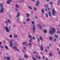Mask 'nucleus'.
<instances>
[{"label": "nucleus", "mask_w": 60, "mask_h": 60, "mask_svg": "<svg viewBox=\"0 0 60 60\" xmlns=\"http://www.w3.org/2000/svg\"><path fill=\"white\" fill-rule=\"evenodd\" d=\"M52 11V15L53 16H55V14H56V11H55V10L54 9H53Z\"/></svg>", "instance_id": "nucleus-1"}, {"label": "nucleus", "mask_w": 60, "mask_h": 60, "mask_svg": "<svg viewBox=\"0 0 60 60\" xmlns=\"http://www.w3.org/2000/svg\"><path fill=\"white\" fill-rule=\"evenodd\" d=\"M5 29L6 30L7 32H9L10 31V30L8 28L6 27H5Z\"/></svg>", "instance_id": "nucleus-2"}, {"label": "nucleus", "mask_w": 60, "mask_h": 60, "mask_svg": "<svg viewBox=\"0 0 60 60\" xmlns=\"http://www.w3.org/2000/svg\"><path fill=\"white\" fill-rule=\"evenodd\" d=\"M51 29L53 32L55 33V32H56V30H55V29H54V27H51Z\"/></svg>", "instance_id": "nucleus-3"}, {"label": "nucleus", "mask_w": 60, "mask_h": 60, "mask_svg": "<svg viewBox=\"0 0 60 60\" xmlns=\"http://www.w3.org/2000/svg\"><path fill=\"white\" fill-rule=\"evenodd\" d=\"M40 49L41 50H43V45H41Z\"/></svg>", "instance_id": "nucleus-4"}, {"label": "nucleus", "mask_w": 60, "mask_h": 60, "mask_svg": "<svg viewBox=\"0 0 60 60\" xmlns=\"http://www.w3.org/2000/svg\"><path fill=\"white\" fill-rule=\"evenodd\" d=\"M49 33L51 34H54V32H53V31H52L51 30H50L49 31Z\"/></svg>", "instance_id": "nucleus-5"}, {"label": "nucleus", "mask_w": 60, "mask_h": 60, "mask_svg": "<svg viewBox=\"0 0 60 60\" xmlns=\"http://www.w3.org/2000/svg\"><path fill=\"white\" fill-rule=\"evenodd\" d=\"M41 11L42 13L44 14V9H42L41 10Z\"/></svg>", "instance_id": "nucleus-6"}, {"label": "nucleus", "mask_w": 60, "mask_h": 60, "mask_svg": "<svg viewBox=\"0 0 60 60\" xmlns=\"http://www.w3.org/2000/svg\"><path fill=\"white\" fill-rule=\"evenodd\" d=\"M49 39L50 40H52L53 39V37H49Z\"/></svg>", "instance_id": "nucleus-7"}, {"label": "nucleus", "mask_w": 60, "mask_h": 60, "mask_svg": "<svg viewBox=\"0 0 60 60\" xmlns=\"http://www.w3.org/2000/svg\"><path fill=\"white\" fill-rule=\"evenodd\" d=\"M49 14L51 17L52 16V15H51V13L50 12H49Z\"/></svg>", "instance_id": "nucleus-8"}, {"label": "nucleus", "mask_w": 60, "mask_h": 60, "mask_svg": "<svg viewBox=\"0 0 60 60\" xmlns=\"http://www.w3.org/2000/svg\"><path fill=\"white\" fill-rule=\"evenodd\" d=\"M24 57L25 58H27L28 57V56L26 55H25L24 56Z\"/></svg>", "instance_id": "nucleus-9"}, {"label": "nucleus", "mask_w": 60, "mask_h": 60, "mask_svg": "<svg viewBox=\"0 0 60 60\" xmlns=\"http://www.w3.org/2000/svg\"><path fill=\"white\" fill-rule=\"evenodd\" d=\"M7 60H11V58L9 57H7Z\"/></svg>", "instance_id": "nucleus-10"}, {"label": "nucleus", "mask_w": 60, "mask_h": 60, "mask_svg": "<svg viewBox=\"0 0 60 60\" xmlns=\"http://www.w3.org/2000/svg\"><path fill=\"white\" fill-rule=\"evenodd\" d=\"M15 7L16 8H19V6L17 4H16V5Z\"/></svg>", "instance_id": "nucleus-11"}, {"label": "nucleus", "mask_w": 60, "mask_h": 60, "mask_svg": "<svg viewBox=\"0 0 60 60\" xmlns=\"http://www.w3.org/2000/svg\"><path fill=\"white\" fill-rule=\"evenodd\" d=\"M26 15L27 18H29V15L28 14H27Z\"/></svg>", "instance_id": "nucleus-12"}, {"label": "nucleus", "mask_w": 60, "mask_h": 60, "mask_svg": "<svg viewBox=\"0 0 60 60\" xmlns=\"http://www.w3.org/2000/svg\"><path fill=\"white\" fill-rule=\"evenodd\" d=\"M54 36H55V37H56V38H58V35L56 34Z\"/></svg>", "instance_id": "nucleus-13"}, {"label": "nucleus", "mask_w": 60, "mask_h": 60, "mask_svg": "<svg viewBox=\"0 0 60 60\" xmlns=\"http://www.w3.org/2000/svg\"><path fill=\"white\" fill-rule=\"evenodd\" d=\"M44 32L45 33H47V30H44Z\"/></svg>", "instance_id": "nucleus-14"}, {"label": "nucleus", "mask_w": 60, "mask_h": 60, "mask_svg": "<svg viewBox=\"0 0 60 60\" xmlns=\"http://www.w3.org/2000/svg\"><path fill=\"white\" fill-rule=\"evenodd\" d=\"M40 39L41 41H42V37H41V36L40 37Z\"/></svg>", "instance_id": "nucleus-15"}, {"label": "nucleus", "mask_w": 60, "mask_h": 60, "mask_svg": "<svg viewBox=\"0 0 60 60\" xmlns=\"http://www.w3.org/2000/svg\"><path fill=\"white\" fill-rule=\"evenodd\" d=\"M0 4L1 6V7L2 8L3 7V5L2 4V3H1Z\"/></svg>", "instance_id": "nucleus-16"}, {"label": "nucleus", "mask_w": 60, "mask_h": 60, "mask_svg": "<svg viewBox=\"0 0 60 60\" xmlns=\"http://www.w3.org/2000/svg\"><path fill=\"white\" fill-rule=\"evenodd\" d=\"M7 3L8 4H10V2H9L8 1H7Z\"/></svg>", "instance_id": "nucleus-17"}, {"label": "nucleus", "mask_w": 60, "mask_h": 60, "mask_svg": "<svg viewBox=\"0 0 60 60\" xmlns=\"http://www.w3.org/2000/svg\"><path fill=\"white\" fill-rule=\"evenodd\" d=\"M18 37V36L17 35H15L14 36V37H15V38H17V37Z\"/></svg>", "instance_id": "nucleus-18"}, {"label": "nucleus", "mask_w": 60, "mask_h": 60, "mask_svg": "<svg viewBox=\"0 0 60 60\" xmlns=\"http://www.w3.org/2000/svg\"><path fill=\"white\" fill-rule=\"evenodd\" d=\"M13 49H16V47L15 46H13Z\"/></svg>", "instance_id": "nucleus-19"}, {"label": "nucleus", "mask_w": 60, "mask_h": 60, "mask_svg": "<svg viewBox=\"0 0 60 60\" xmlns=\"http://www.w3.org/2000/svg\"><path fill=\"white\" fill-rule=\"evenodd\" d=\"M8 21L9 22V23H11V20L9 19L8 20Z\"/></svg>", "instance_id": "nucleus-20"}, {"label": "nucleus", "mask_w": 60, "mask_h": 60, "mask_svg": "<svg viewBox=\"0 0 60 60\" xmlns=\"http://www.w3.org/2000/svg\"><path fill=\"white\" fill-rule=\"evenodd\" d=\"M1 10H2V11H4V8H1Z\"/></svg>", "instance_id": "nucleus-21"}, {"label": "nucleus", "mask_w": 60, "mask_h": 60, "mask_svg": "<svg viewBox=\"0 0 60 60\" xmlns=\"http://www.w3.org/2000/svg\"><path fill=\"white\" fill-rule=\"evenodd\" d=\"M46 17H47V18H48V13H46Z\"/></svg>", "instance_id": "nucleus-22"}, {"label": "nucleus", "mask_w": 60, "mask_h": 60, "mask_svg": "<svg viewBox=\"0 0 60 60\" xmlns=\"http://www.w3.org/2000/svg\"><path fill=\"white\" fill-rule=\"evenodd\" d=\"M53 4V2H50V3L49 4L50 5L51 4Z\"/></svg>", "instance_id": "nucleus-23"}, {"label": "nucleus", "mask_w": 60, "mask_h": 60, "mask_svg": "<svg viewBox=\"0 0 60 60\" xmlns=\"http://www.w3.org/2000/svg\"><path fill=\"white\" fill-rule=\"evenodd\" d=\"M34 11H37V9H36V8H34Z\"/></svg>", "instance_id": "nucleus-24"}, {"label": "nucleus", "mask_w": 60, "mask_h": 60, "mask_svg": "<svg viewBox=\"0 0 60 60\" xmlns=\"http://www.w3.org/2000/svg\"><path fill=\"white\" fill-rule=\"evenodd\" d=\"M49 55L50 56H52V55L50 53H49Z\"/></svg>", "instance_id": "nucleus-25"}, {"label": "nucleus", "mask_w": 60, "mask_h": 60, "mask_svg": "<svg viewBox=\"0 0 60 60\" xmlns=\"http://www.w3.org/2000/svg\"><path fill=\"white\" fill-rule=\"evenodd\" d=\"M39 4L37 3H36V6H39Z\"/></svg>", "instance_id": "nucleus-26"}, {"label": "nucleus", "mask_w": 60, "mask_h": 60, "mask_svg": "<svg viewBox=\"0 0 60 60\" xmlns=\"http://www.w3.org/2000/svg\"><path fill=\"white\" fill-rule=\"evenodd\" d=\"M29 45H30V46H32V44L30 43H29L28 44Z\"/></svg>", "instance_id": "nucleus-27"}, {"label": "nucleus", "mask_w": 60, "mask_h": 60, "mask_svg": "<svg viewBox=\"0 0 60 60\" xmlns=\"http://www.w3.org/2000/svg\"><path fill=\"white\" fill-rule=\"evenodd\" d=\"M39 29H41V26H40L39 27Z\"/></svg>", "instance_id": "nucleus-28"}, {"label": "nucleus", "mask_w": 60, "mask_h": 60, "mask_svg": "<svg viewBox=\"0 0 60 60\" xmlns=\"http://www.w3.org/2000/svg\"><path fill=\"white\" fill-rule=\"evenodd\" d=\"M29 8L30 9H32V8L30 7V6H29Z\"/></svg>", "instance_id": "nucleus-29"}, {"label": "nucleus", "mask_w": 60, "mask_h": 60, "mask_svg": "<svg viewBox=\"0 0 60 60\" xmlns=\"http://www.w3.org/2000/svg\"><path fill=\"white\" fill-rule=\"evenodd\" d=\"M32 38L34 39V40H35V37H34V36H33L32 37Z\"/></svg>", "instance_id": "nucleus-30"}, {"label": "nucleus", "mask_w": 60, "mask_h": 60, "mask_svg": "<svg viewBox=\"0 0 60 60\" xmlns=\"http://www.w3.org/2000/svg\"><path fill=\"white\" fill-rule=\"evenodd\" d=\"M9 42L10 44H12V42L11 41H9Z\"/></svg>", "instance_id": "nucleus-31"}, {"label": "nucleus", "mask_w": 60, "mask_h": 60, "mask_svg": "<svg viewBox=\"0 0 60 60\" xmlns=\"http://www.w3.org/2000/svg\"><path fill=\"white\" fill-rule=\"evenodd\" d=\"M35 29V26H34L33 28V30H34V29Z\"/></svg>", "instance_id": "nucleus-32"}, {"label": "nucleus", "mask_w": 60, "mask_h": 60, "mask_svg": "<svg viewBox=\"0 0 60 60\" xmlns=\"http://www.w3.org/2000/svg\"><path fill=\"white\" fill-rule=\"evenodd\" d=\"M29 38H32V36L31 35H29Z\"/></svg>", "instance_id": "nucleus-33"}, {"label": "nucleus", "mask_w": 60, "mask_h": 60, "mask_svg": "<svg viewBox=\"0 0 60 60\" xmlns=\"http://www.w3.org/2000/svg\"><path fill=\"white\" fill-rule=\"evenodd\" d=\"M32 24H34V22L33 21H32Z\"/></svg>", "instance_id": "nucleus-34"}, {"label": "nucleus", "mask_w": 60, "mask_h": 60, "mask_svg": "<svg viewBox=\"0 0 60 60\" xmlns=\"http://www.w3.org/2000/svg\"><path fill=\"white\" fill-rule=\"evenodd\" d=\"M5 48L6 49H8V47H7L6 46H5Z\"/></svg>", "instance_id": "nucleus-35"}, {"label": "nucleus", "mask_w": 60, "mask_h": 60, "mask_svg": "<svg viewBox=\"0 0 60 60\" xmlns=\"http://www.w3.org/2000/svg\"><path fill=\"white\" fill-rule=\"evenodd\" d=\"M38 42L40 41V39H39V38H38Z\"/></svg>", "instance_id": "nucleus-36"}, {"label": "nucleus", "mask_w": 60, "mask_h": 60, "mask_svg": "<svg viewBox=\"0 0 60 60\" xmlns=\"http://www.w3.org/2000/svg\"><path fill=\"white\" fill-rule=\"evenodd\" d=\"M16 50L17 51H19V50L18 49H16Z\"/></svg>", "instance_id": "nucleus-37"}, {"label": "nucleus", "mask_w": 60, "mask_h": 60, "mask_svg": "<svg viewBox=\"0 0 60 60\" xmlns=\"http://www.w3.org/2000/svg\"><path fill=\"white\" fill-rule=\"evenodd\" d=\"M45 7H46V8H48V6L47 5H46Z\"/></svg>", "instance_id": "nucleus-38"}, {"label": "nucleus", "mask_w": 60, "mask_h": 60, "mask_svg": "<svg viewBox=\"0 0 60 60\" xmlns=\"http://www.w3.org/2000/svg\"><path fill=\"white\" fill-rule=\"evenodd\" d=\"M0 47H1V48H2V49H3V48H4V47H3V46H0Z\"/></svg>", "instance_id": "nucleus-39"}, {"label": "nucleus", "mask_w": 60, "mask_h": 60, "mask_svg": "<svg viewBox=\"0 0 60 60\" xmlns=\"http://www.w3.org/2000/svg\"><path fill=\"white\" fill-rule=\"evenodd\" d=\"M37 27H39L40 26V24L37 25Z\"/></svg>", "instance_id": "nucleus-40"}, {"label": "nucleus", "mask_w": 60, "mask_h": 60, "mask_svg": "<svg viewBox=\"0 0 60 60\" xmlns=\"http://www.w3.org/2000/svg\"><path fill=\"white\" fill-rule=\"evenodd\" d=\"M37 3L38 4H40V2H39V1H37Z\"/></svg>", "instance_id": "nucleus-41"}, {"label": "nucleus", "mask_w": 60, "mask_h": 60, "mask_svg": "<svg viewBox=\"0 0 60 60\" xmlns=\"http://www.w3.org/2000/svg\"><path fill=\"white\" fill-rule=\"evenodd\" d=\"M8 1H9V2H11V0H8Z\"/></svg>", "instance_id": "nucleus-42"}, {"label": "nucleus", "mask_w": 60, "mask_h": 60, "mask_svg": "<svg viewBox=\"0 0 60 60\" xmlns=\"http://www.w3.org/2000/svg\"><path fill=\"white\" fill-rule=\"evenodd\" d=\"M9 37H10V38H11V37H12V35H10L9 36Z\"/></svg>", "instance_id": "nucleus-43"}, {"label": "nucleus", "mask_w": 60, "mask_h": 60, "mask_svg": "<svg viewBox=\"0 0 60 60\" xmlns=\"http://www.w3.org/2000/svg\"><path fill=\"white\" fill-rule=\"evenodd\" d=\"M54 41H56V38L54 39Z\"/></svg>", "instance_id": "nucleus-44"}, {"label": "nucleus", "mask_w": 60, "mask_h": 60, "mask_svg": "<svg viewBox=\"0 0 60 60\" xmlns=\"http://www.w3.org/2000/svg\"><path fill=\"white\" fill-rule=\"evenodd\" d=\"M3 10H0V12H1L2 13V12H3Z\"/></svg>", "instance_id": "nucleus-45"}, {"label": "nucleus", "mask_w": 60, "mask_h": 60, "mask_svg": "<svg viewBox=\"0 0 60 60\" xmlns=\"http://www.w3.org/2000/svg\"><path fill=\"white\" fill-rule=\"evenodd\" d=\"M19 16H20V15H17L16 16V17H17V18H18V17H19Z\"/></svg>", "instance_id": "nucleus-46"}, {"label": "nucleus", "mask_w": 60, "mask_h": 60, "mask_svg": "<svg viewBox=\"0 0 60 60\" xmlns=\"http://www.w3.org/2000/svg\"><path fill=\"white\" fill-rule=\"evenodd\" d=\"M33 31L34 33H35V31L34 30H33Z\"/></svg>", "instance_id": "nucleus-47"}, {"label": "nucleus", "mask_w": 60, "mask_h": 60, "mask_svg": "<svg viewBox=\"0 0 60 60\" xmlns=\"http://www.w3.org/2000/svg\"><path fill=\"white\" fill-rule=\"evenodd\" d=\"M23 45H25V42H23Z\"/></svg>", "instance_id": "nucleus-48"}, {"label": "nucleus", "mask_w": 60, "mask_h": 60, "mask_svg": "<svg viewBox=\"0 0 60 60\" xmlns=\"http://www.w3.org/2000/svg\"><path fill=\"white\" fill-rule=\"evenodd\" d=\"M26 45H27V42H26Z\"/></svg>", "instance_id": "nucleus-49"}, {"label": "nucleus", "mask_w": 60, "mask_h": 60, "mask_svg": "<svg viewBox=\"0 0 60 60\" xmlns=\"http://www.w3.org/2000/svg\"><path fill=\"white\" fill-rule=\"evenodd\" d=\"M19 60H22V59H21L20 58H19Z\"/></svg>", "instance_id": "nucleus-50"}, {"label": "nucleus", "mask_w": 60, "mask_h": 60, "mask_svg": "<svg viewBox=\"0 0 60 60\" xmlns=\"http://www.w3.org/2000/svg\"><path fill=\"white\" fill-rule=\"evenodd\" d=\"M10 45V46H13V45L12 44H11Z\"/></svg>", "instance_id": "nucleus-51"}, {"label": "nucleus", "mask_w": 60, "mask_h": 60, "mask_svg": "<svg viewBox=\"0 0 60 60\" xmlns=\"http://www.w3.org/2000/svg\"><path fill=\"white\" fill-rule=\"evenodd\" d=\"M23 24H25L26 22H24L23 23Z\"/></svg>", "instance_id": "nucleus-52"}, {"label": "nucleus", "mask_w": 60, "mask_h": 60, "mask_svg": "<svg viewBox=\"0 0 60 60\" xmlns=\"http://www.w3.org/2000/svg\"><path fill=\"white\" fill-rule=\"evenodd\" d=\"M23 49H26V47H24L23 48Z\"/></svg>", "instance_id": "nucleus-53"}, {"label": "nucleus", "mask_w": 60, "mask_h": 60, "mask_svg": "<svg viewBox=\"0 0 60 60\" xmlns=\"http://www.w3.org/2000/svg\"><path fill=\"white\" fill-rule=\"evenodd\" d=\"M15 11H18V9L15 8Z\"/></svg>", "instance_id": "nucleus-54"}, {"label": "nucleus", "mask_w": 60, "mask_h": 60, "mask_svg": "<svg viewBox=\"0 0 60 60\" xmlns=\"http://www.w3.org/2000/svg\"><path fill=\"white\" fill-rule=\"evenodd\" d=\"M31 13L32 15H33V13L32 12V11H31Z\"/></svg>", "instance_id": "nucleus-55"}, {"label": "nucleus", "mask_w": 60, "mask_h": 60, "mask_svg": "<svg viewBox=\"0 0 60 60\" xmlns=\"http://www.w3.org/2000/svg\"><path fill=\"white\" fill-rule=\"evenodd\" d=\"M30 40H31V41H33V39L32 38H31L30 39Z\"/></svg>", "instance_id": "nucleus-56"}, {"label": "nucleus", "mask_w": 60, "mask_h": 60, "mask_svg": "<svg viewBox=\"0 0 60 60\" xmlns=\"http://www.w3.org/2000/svg\"><path fill=\"white\" fill-rule=\"evenodd\" d=\"M27 20H28V21H29L30 20V19H27Z\"/></svg>", "instance_id": "nucleus-57"}, {"label": "nucleus", "mask_w": 60, "mask_h": 60, "mask_svg": "<svg viewBox=\"0 0 60 60\" xmlns=\"http://www.w3.org/2000/svg\"><path fill=\"white\" fill-rule=\"evenodd\" d=\"M29 41H30V42H32V41L30 40H29Z\"/></svg>", "instance_id": "nucleus-58"}, {"label": "nucleus", "mask_w": 60, "mask_h": 60, "mask_svg": "<svg viewBox=\"0 0 60 60\" xmlns=\"http://www.w3.org/2000/svg\"><path fill=\"white\" fill-rule=\"evenodd\" d=\"M32 59H33V60L35 58H34V57H32Z\"/></svg>", "instance_id": "nucleus-59"}, {"label": "nucleus", "mask_w": 60, "mask_h": 60, "mask_svg": "<svg viewBox=\"0 0 60 60\" xmlns=\"http://www.w3.org/2000/svg\"><path fill=\"white\" fill-rule=\"evenodd\" d=\"M46 1L47 2H49V0H46Z\"/></svg>", "instance_id": "nucleus-60"}, {"label": "nucleus", "mask_w": 60, "mask_h": 60, "mask_svg": "<svg viewBox=\"0 0 60 60\" xmlns=\"http://www.w3.org/2000/svg\"><path fill=\"white\" fill-rule=\"evenodd\" d=\"M35 18L36 19H37V17L36 16H35Z\"/></svg>", "instance_id": "nucleus-61"}, {"label": "nucleus", "mask_w": 60, "mask_h": 60, "mask_svg": "<svg viewBox=\"0 0 60 60\" xmlns=\"http://www.w3.org/2000/svg\"><path fill=\"white\" fill-rule=\"evenodd\" d=\"M22 52H25V51L23 50H22Z\"/></svg>", "instance_id": "nucleus-62"}, {"label": "nucleus", "mask_w": 60, "mask_h": 60, "mask_svg": "<svg viewBox=\"0 0 60 60\" xmlns=\"http://www.w3.org/2000/svg\"><path fill=\"white\" fill-rule=\"evenodd\" d=\"M57 51H59V49L58 48H57Z\"/></svg>", "instance_id": "nucleus-63"}, {"label": "nucleus", "mask_w": 60, "mask_h": 60, "mask_svg": "<svg viewBox=\"0 0 60 60\" xmlns=\"http://www.w3.org/2000/svg\"><path fill=\"white\" fill-rule=\"evenodd\" d=\"M45 59H46V60H48V59L47 58H46Z\"/></svg>", "instance_id": "nucleus-64"}]
</instances>
